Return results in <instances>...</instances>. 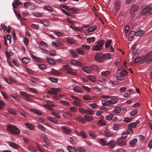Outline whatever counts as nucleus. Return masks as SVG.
Segmentation results:
<instances>
[{"mask_svg": "<svg viewBox=\"0 0 152 152\" xmlns=\"http://www.w3.org/2000/svg\"><path fill=\"white\" fill-rule=\"evenodd\" d=\"M51 91H48V94H53L54 95L53 97L56 99H59L65 96L64 95L61 94H59L58 96L57 95V93L61 91V89L59 88H51Z\"/></svg>", "mask_w": 152, "mask_h": 152, "instance_id": "f257e3e1", "label": "nucleus"}, {"mask_svg": "<svg viewBox=\"0 0 152 152\" xmlns=\"http://www.w3.org/2000/svg\"><path fill=\"white\" fill-rule=\"evenodd\" d=\"M7 130L9 133L12 134H18L20 133L19 129L16 127L15 125L11 124L7 125Z\"/></svg>", "mask_w": 152, "mask_h": 152, "instance_id": "f03ea898", "label": "nucleus"}, {"mask_svg": "<svg viewBox=\"0 0 152 152\" xmlns=\"http://www.w3.org/2000/svg\"><path fill=\"white\" fill-rule=\"evenodd\" d=\"M104 43V41L101 40L99 41L97 45H96L93 48V50L94 51H99L102 49V47Z\"/></svg>", "mask_w": 152, "mask_h": 152, "instance_id": "7ed1b4c3", "label": "nucleus"}, {"mask_svg": "<svg viewBox=\"0 0 152 152\" xmlns=\"http://www.w3.org/2000/svg\"><path fill=\"white\" fill-rule=\"evenodd\" d=\"M44 106L50 110H52L53 107H56V105L54 104L53 102L51 101H48L46 102V104H45Z\"/></svg>", "mask_w": 152, "mask_h": 152, "instance_id": "20e7f679", "label": "nucleus"}, {"mask_svg": "<svg viewBox=\"0 0 152 152\" xmlns=\"http://www.w3.org/2000/svg\"><path fill=\"white\" fill-rule=\"evenodd\" d=\"M139 8V7L137 5H134L132 7L130 11V14L132 15L131 16V18H133L134 17L133 15L134 12L136 11Z\"/></svg>", "mask_w": 152, "mask_h": 152, "instance_id": "39448f33", "label": "nucleus"}, {"mask_svg": "<svg viewBox=\"0 0 152 152\" xmlns=\"http://www.w3.org/2000/svg\"><path fill=\"white\" fill-rule=\"evenodd\" d=\"M95 60L98 62H102L103 60V54L101 55L99 53H97L96 54L94 57Z\"/></svg>", "mask_w": 152, "mask_h": 152, "instance_id": "423d86ee", "label": "nucleus"}, {"mask_svg": "<svg viewBox=\"0 0 152 152\" xmlns=\"http://www.w3.org/2000/svg\"><path fill=\"white\" fill-rule=\"evenodd\" d=\"M20 94L22 96H25L26 97L25 98H24V99L26 100V101H29V99H28L31 96H33L32 95H30L26 92L24 91H21L20 92Z\"/></svg>", "mask_w": 152, "mask_h": 152, "instance_id": "0eeeda50", "label": "nucleus"}, {"mask_svg": "<svg viewBox=\"0 0 152 152\" xmlns=\"http://www.w3.org/2000/svg\"><path fill=\"white\" fill-rule=\"evenodd\" d=\"M30 56L34 60L39 62H43L44 61L43 59L39 57H37L32 54H30Z\"/></svg>", "mask_w": 152, "mask_h": 152, "instance_id": "6e6552de", "label": "nucleus"}, {"mask_svg": "<svg viewBox=\"0 0 152 152\" xmlns=\"http://www.w3.org/2000/svg\"><path fill=\"white\" fill-rule=\"evenodd\" d=\"M115 9L117 11L119 10L121 7V4L120 1L118 0H116L115 1L114 4Z\"/></svg>", "mask_w": 152, "mask_h": 152, "instance_id": "1a4fd4ad", "label": "nucleus"}, {"mask_svg": "<svg viewBox=\"0 0 152 152\" xmlns=\"http://www.w3.org/2000/svg\"><path fill=\"white\" fill-rule=\"evenodd\" d=\"M117 144L120 146H124L126 144V142L124 140H123L122 139H119L117 141Z\"/></svg>", "mask_w": 152, "mask_h": 152, "instance_id": "9d476101", "label": "nucleus"}, {"mask_svg": "<svg viewBox=\"0 0 152 152\" xmlns=\"http://www.w3.org/2000/svg\"><path fill=\"white\" fill-rule=\"evenodd\" d=\"M80 99H79L75 100L73 102V103L76 105V106L80 107L83 105V103L80 101Z\"/></svg>", "mask_w": 152, "mask_h": 152, "instance_id": "9b49d317", "label": "nucleus"}, {"mask_svg": "<svg viewBox=\"0 0 152 152\" xmlns=\"http://www.w3.org/2000/svg\"><path fill=\"white\" fill-rule=\"evenodd\" d=\"M75 120L76 121H78L79 122L81 123L82 124H83L86 122L85 118L84 119L82 116L78 117L75 118Z\"/></svg>", "mask_w": 152, "mask_h": 152, "instance_id": "f8f14e48", "label": "nucleus"}, {"mask_svg": "<svg viewBox=\"0 0 152 152\" xmlns=\"http://www.w3.org/2000/svg\"><path fill=\"white\" fill-rule=\"evenodd\" d=\"M116 145V142L115 141L111 140L107 143V145L110 148H112L114 147Z\"/></svg>", "mask_w": 152, "mask_h": 152, "instance_id": "ddd939ff", "label": "nucleus"}, {"mask_svg": "<svg viewBox=\"0 0 152 152\" xmlns=\"http://www.w3.org/2000/svg\"><path fill=\"white\" fill-rule=\"evenodd\" d=\"M73 90L75 92L79 93H82L83 90V89L80 88L77 86H75L73 88Z\"/></svg>", "mask_w": 152, "mask_h": 152, "instance_id": "4468645a", "label": "nucleus"}, {"mask_svg": "<svg viewBox=\"0 0 152 152\" xmlns=\"http://www.w3.org/2000/svg\"><path fill=\"white\" fill-rule=\"evenodd\" d=\"M134 36H136V32L134 31H132L129 35V40L131 41Z\"/></svg>", "mask_w": 152, "mask_h": 152, "instance_id": "2eb2a0df", "label": "nucleus"}, {"mask_svg": "<svg viewBox=\"0 0 152 152\" xmlns=\"http://www.w3.org/2000/svg\"><path fill=\"white\" fill-rule=\"evenodd\" d=\"M137 45V44L134 43L132 47L133 53L134 54H137V53L139 50V49L137 48H136Z\"/></svg>", "mask_w": 152, "mask_h": 152, "instance_id": "dca6fc26", "label": "nucleus"}, {"mask_svg": "<svg viewBox=\"0 0 152 152\" xmlns=\"http://www.w3.org/2000/svg\"><path fill=\"white\" fill-rule=\"evenodd\" d=\"M47 62L50 64L54 65L56 63L55 61L52 58L48 57L47 58Z\"/></svg>", "mask_w": 152, "mask_h": 152, "instance_id": "f3484780", "label": "nucleus"}, {"mask_svg": "<svg viewBox=\"0 0 152 152\" xmlns=\"http://www.w3.org/2000/svg\"><path fill=\"white\" fill-rule=\"evenodd\" d=\"M150 6H148L144 8L141 12V14L142 15H145L147 12H148L149 9H150Z\"/></svg>", "mask_w": 152, "mask_h": 152, "instance_id": "a211bd4d", "label": "nucleus"}, {"mask_svg": "<svg viewBox=\"0 0 152 152\" xmlns=\"http://www.w3.org/2000/svg\"><path fill=\"white\" fill-rule=\"evenodd\" d=\"M22 4V3L20 1H15L12 3V5L14 8L16 9L19 5Z\"/></svg>", "mask_w": 152, "mask_h": 152, "instance_id": "6ab92c4d", "label": "nucleus"}, {"mask_svg": "<svg viewBox=\"0 0 152 152\" xmlns=\"http://www.w3.org/2000/svg\"><path fill=\"white\" fill-rule=\"evenodd\" d=\"M104 134L105 136L109 137L113 135V133L112 132L109 131L108 129H106L104 132Z\"/></svg>", "mask_w": 152, "mask_h": 152, "instance_id": "aec40b11", "label": "nucleus"}, {"mask_svg": "<svg viewBox=\"0 0 152 152\" xmlns=\"http://www.w3.org/2000/svg\"><path fill=\"white\" fill-rule=\"evenodd\" d=\"M146 58H147L146 60V62L148 63H151L152 61V54L150 55L149 54H147Z\"/></svg>", "mask_w": 152, "mask_h": 152, "instance_id": "412c9836", "label": "nucleus"}, {"mask_svg": "<svg viewBox=\"0 0 152 152\" xmlns=\"http://www.w3.org/2000/svg\"><path fill=\"white\" fill-rule=\"evenodd\" d=\"M84 118L85 121H91L94 120V118L92 116H88L86 115L84 116Z\"/></svg>", "mask_w": 152, "mask_h": 152, "instance_id": "4be33fe9", "label": "nucleus"}, {"mask_svg": "<svg viewBox=\"0 0 152 152\" xmlns=\"http://www.w3.org/2000/svg\"><path fill=\"white\" fill-rule=\"evenodd\" d=\"M25 126L30 130H32L34 129V126L29 123H26L25 124Z\"/></svg>", "mask_w": 152, "mask_h": 152, "instance_id": "5701e85b", "label": "nucleus"}, {"mask_svg": "<svg viewBox=\"0 0 152 152\" xmlns=\"http://www.w3.org/2000/svg\"><path fill=\"white\" fill-rule=\"evenodd\" d=\"M83 70L84 72L88 73H90L91 71L90 67H88L87 66H83Z\"/></svg>", "mask_w": 152, "mask_h": 152, "instance_id": "b1692460", "label": "nucleus"}, {"mask_svg": "<svg viewBox=\"0 0 152 152\" xmlns=\"http://www.w3.org/2000/svg\"><path fill=\"white\" fill-rule=\"evenodd\" d=\"M62 129H63V131L66 134H69L71 131L70 129L67 128L66 126H63Z\"/></svg>", "mask_w": 152, "mask_h": 152, "instance_id": "393cba45", "label": "nucleus"}, {"mask_svg": "<svg viewBox=\"0 0 152 152\" xmlns=\"http://www.w3.org/2000/svg\"><path fill=\"white\" fill-rule=\"evenodd\" d=\"M111 57V54L109 53H105L103 54V59H108Z\"/></svg>", "mask_w": 152, "mask_h": 152, "instance_id": "a878e982", "label": "nucleus"}, {"mask_svg": "<svg viewBox=\"0 0 152 152\" xmlns=\"http://www.w3.org/2000/svg\"><path fill=\"white\" fill-rule=\"evenodd\" d=\"M67 148V150L69 152H76L75 148L71 146H68Z\"/></svg>", "mask_w": 152, "mask_h": 152, "instance_id": "bb28decb", "label": "nucleus"}, {"mask_svg": "<svg viewBox=\"0 0 152 152\" xmlns=\"http://www.w3.org/2000/svg\"><path fill=\"white\" fill-rule=\"evenodd\" d=\"M110 73V71L108 70L102 72L101 75L103 76H108Z\"/></svg>", "mask_w": 152, "mask_h": 152, "instance_id": "cd10ccee", "label": "nucleus"}, {"mask_svg": "<svg viewBox=\"0 0 152 152\" xmlns=\"http://www.w3.org/2000/svg\"><path fill=\"white\" fill-rule=\"evenodd\" d=\"M30 110L31 111L33 112L35 114H36L37 115H42V113H41L40 111L37 109H30Z\"/></svg>", "mask_w": 152, "mask_h": 152, "instance_id": "c85d7f7f", "label": "nucleus"}, {"mask_svg": "<svg viewBox=\"0 0 152 152\" xmlns=\"http://www.w3.org/2000/svg\"><path fill=\"white\" fill-rule=\"evenodd\" d=\"M40 22L46 26H48L49 25L48 22L45 20H41L40 21Z\"/></svg>", "mask_w": 152, "mask_h": 152, "instance_id": "c756f323", "label": "nucleus"}, {"mask_svg": "<svg viewBox=\"0 0 152 152\" xmlns=\"http://www.w3.org/2000/svg\"><path fill=\"white\" fill-rule=\"evenodd\" d=\"M145 33L144 30H140L136 32V36L140 37L142 35Z\"/></svg>", "mask_w": 152, "mask_h": 152, "instance_id": "7c9ffc66", "label": "nucleus"}, {"mask_svg": "<svg viewBox=\"0 0 152 152\" xmlns=\"http://www.w3.org/2000/svg\"><path fill=\"white\" fill-rule=\"evenodd\" d=\"M22 60L23 62L26 64L28 63L30 61V59L26 57L23 58H22Z\"/></svg>", "mask_w": 152, "mask_h": 152, "instance_id": "2f4dec72", "label": "nucleus"}, {"mask_svg": "<svg viewBox=\"0 0 152 152\" xmlns=\"http://www.w3.org/2000/svg\"><path fill=\"white\" fill-rule=\"evenodd\" d=\"M67 42L70 44H73L75 43V41L74 40L70 37H68L67 39Z\"/></svg>", "mask_w": 152, "mask_h": 152, "instance_id": "473e14b6", "label": "nucleus"}, {"mask_svg": "<svg viewBox=\"0 0 152 152\" xmlns=\"http://www.w3.org/2000/svg\"><path fill=\"white\" fill-rule=\"evenodd\" d=\"M83 99L85 100H91L92 98L90 97L88 95H85L83 96Z\"/></svg>", "mask_w": 152, "mask_h": 152, "instance_id": "72a5a7b5", "label": "nucleus"}, {"mask_svg": "<svg viewBox=\"0 0 152 152\" xmlns=\"http://www.w3.org/2000/svg\"><path fill=\"white\" fill-rule=\"evenodd\" d=\"M47 119L53 123H56L58 122V121L54 118L50 117H48L47 118Z\"/></svg>", "mask_w": 152, "mask_h": 152, "instance_id": "f704fd0d", "label": "nucleus"}, {"mask_svg": "<svg viewBox=\"0 0 152 152\" xmlns=\"http://www.w3.org/2000/svg\"><path fill=\"white\" fill-rule=\"evenodd\" d=\"M96 29V26H94L93 27H90L87 30V31L88 33H90L94 31Z\"/></svg>", "mask_w": 152, "mask_h": 152, "instance_id": "c9c22d12", "label": "nucleus"}, {"mask_svg": "<svg viewBox=\"0 0 152 152\" xmlns=\"http://www.w3.org/2000/svg\"><path fill=\"white\" fill-rule=\"evenodd\" d=\"M9 145L11 147L15 149L18 148V147L17 145L15 143L10 142L9 143Z\"/></svg>", "mask_w": 152, "mask_h": 152, "instance_id": "e433bc0d", "label": "nucleus"}, {"mask_svg": "<svg viewBox=\"0 0 152 152\" xmlns=\"http://www.w3.org/2000/svg\"><path fill=\"white\" fill-rule=\"evenodd\" d=\"M79 110L80 113L83 114L86 113L88 111L87 110H84L83 108L82 107H80L79 108Z\"/></svg>", "mask_w": 152, "mask_h": 152, "instance_id": "4c0bfd02", "label": "nucleus"}, {"mask_svg": "<svg viewBox=\"0 0 152 152\" xmlns=\"http://www.w3.org/2000/svg\"><path fill=\"white\" fill-rule=\"evenodd\" d=\"M37 127L39 129L42 130L44 132H45L46 131V129L41 125L38 124L37 126Z\"/></svg>", "mask_w": 152, "mask_h": 152, "instance_id": "58836bf2", "label": "nucleus"}, {"mask_svg": "<svg viewBox=\"0 0 152 152\" xmlns=\"http://www.w3.org/2000/svg\"><path fill=\"white\" fill-rule=\"evenodd\" d=\"M86 40L89 43L94 41L95 40V39L94 37H91L87 38L86 39Z\"/></svg>", "mask_w": 152, "mask_h": 152, "instance_id": "ea45409f", "label": "nucleus"}, {"mask_svg": "<svg viewBox=\"0 0 152 152\" xmlns=\"http://www.w3.org/2000/svg\"><path fill=\"white\" fill-rule=\"evenodd\" d=\"M8 111L10 113L12 114L13 115H15L16 114L14 110L12 108H8Z\"/></svg>", "mask_w": 152, "mask_h": 152, "instance_id": "a19ab883", "label": "nucleus"}, {"mask_svg": "<svg viewBox=\"0 0 152 152\" xmlns=\"http://www.w3.org/2000/svg\"><path fill=\"white\" fill-rule=\"evenodd\" d=\"M5 106V103L4 102L1 100L0 99V110H1Z\"/></svg>", "mask_w": 152, "mask_h": 152, "instance_id": "79ce46f5", "label": "nucleus"}, {"mask_svg": "<svg viewBox=\"0 0 152 152\" xmlns=\"http://www.w3.org/2000/svg\"><path fill=\"white\" fill-rule=\"evenodd\" d=\"M128 74L127 72L125 70H123L121 72L120 75L122 77L128 75Z\"/></svg>", "mask_w": 152, "mask_h": 152, "instance_id": "37998d69", "label": "nucleus"}, {"mask_svg": "<svg viewBox=\"0 0 152 152\" xmlns=\"http://www.w3.org/2000/svg\"><path fill=\"white\" fill-rule=\"evenodd\" d=\"M125 132L127 134H132L133 132V130L130 127H128Z\"/></svg>", "mask_w": 152, "mask_h": 152, "instance_id": "c03bdc74", "label": "nucleus"}, {"mask_svg": "<svg viewBox=\"0 0 152 152\" xmlns=\"http://www.w3.org/2000/svg\"><path fill=\"white\" fill-rule=\"evenodd\" d=\"M136 127V124L134 122H132L128 125V127H130L131 128H134Z\"/></svg>", "mask_w": 152, "mask_h": 152, "instance_id": "a18cd8bd", "label": "nucleus"}, {"mask_svg": "<svg viewBox=\"0 0 152 152\" xmlns=\"http://www.w3.org/2000/svg\"><path fill=\"white\" fill-rule=\"evenodd\" d=\"M90 69L91 70H93L95 71H97L98 70L97 66L95 65H92L90 66Z\"/></svg>", "mask_w": 152, "mask_h": 152, "instance_id": "49530a36", "label": "nucleus"}, {"mask_svg": "<svg viewBox=\"0 0 152 152\" xmlns=\"http://www.w3.org/2000/svg\"><path fill=\"white\" fill-rule=\"evenodd\" d=\"M77 150L78 151V152H86L85 149L83 148L77 147Z\"/></svg>", "mask_w": 152, "mask_h": 152, "instance_id": "de8ad7c7", "label": "nucleus"}, {"mask_svg": "<svg viewBox=\"0 0 152 152\" xmlns=\"http://www.w3.org/2000/svg\"><path fill=\"white\" fill-rule=\"evenodd\" d=\"M51 73L53 75H58L60 74L61 73L58 71H57L56 70L53 69V71L51 72Z\"/></svg>", "mask_w": 152, "mask_h": 152, "instance_id": "09e8293b", "label": "nucleus"}, {"mask_svg": "<svg viewBox=\"0 0 152 152\" xmlns=\"http://www.w3.org/2000/svg\"><path fill=\"white\" fill-rule=\"evenodd\" d=\"M39 67L41 69H45L46 68V66L44 64H38Z\"/></svg>", "mask_w": 152, "mask_h": 152, "instance_id": "8fccbe9b", "label": "nucleus"}, {"mask_svg": "<svg viewBox=\"0 0 152 152\" xmlns=\"http://www.w3.org/2000/svg\"><path fill=\"white\" fill-rule=\"evenodd\" d=\"M111 43V40H107L105 45V48H108Z\"/></svg>", "mask_w": 152, "mask_h": 152, "instance_id": "3c124183", "label": "nucleus"}, {"mask_svg": "<svg viewBox=\"0 0 152 152\" xmlns=\"http://www.w3.org/2000/svg\"><path fill=\"white\" fill-rule=\"evenodd\" d=\"M80 136H81L83 138H85L86 137V135L84 131H81L79 133Z\"/></svg>", "mask_w": 152, "mask_h": 152, "instance_id": "603ef678", "label": "nucleus"}, {"mask_svg": "<svg viewBox=\"0 0 152 152\" xmlns=\"http://www.w3.org/2000/svg\"><path fill=\"white\" fill-rule=\"evenodd\" d=\"M137 141V138L133 139L132 141L130 142V144L132 145H133L136 144Z\"/></svg>", "mask_w": 152, "mask_h": 152, "instance_id": "864d4df0", "label": "nucleus"}, {"mask_svg": "<svg viewBox=\"0 0 152 152\" xmlns=\"http://www.w3.org/2000/svg\"><path fill=\"white\" fill-rule=\"evenodd\" d=\"M113 116L112 114H110L108 115L105 116L106 119L107 120H110L112 119Z\"/></svg>", "mask_w": 152, "mask_h": 152, "instance_id": "5fc2aeb1", "label": "nucleus"}, {"mask_svg": "<svg viewBox=\"0 0 152 152\" xmlns=\"http://www.w3.org/2000/svg\"><path fill=\"white\" fill-rule=\"evenodd\" d=\"M44 9L46 10L49 11L51 12L53 11L52 8L50 6H45L44 7Z\"/></svg>", "mask_w": 152, "mask_h": 152, "instance_id": "6e6d98bb", "label": "nucleus"}, {"mask_svg": "<svg viewBox=\"0 0 152 152\" xmlns=\"http://www.w3.org/2000/svg\"><path fill=\"white\" fill-rule=\"evenodd\" d=\"M121 109L119 107H116L114 110V112L116 113H118L120 112Z\"/></svg>", "mask_w": 152, "mask_h": 152, "instance_id": "4d7b16f0", "label": "nucleus"}, {"mask_svg": "<svg viewBox=\"0 0 152 152\" xmlns=\"http://www.w3.org/2000/svg\"><path fill=\"white\" fill-rule=\"evenodd\" d=\"M60 104H63L65 105L69 106V102L65 101H61L60 102Z\"/></svg>", "mask_w": 152, "mask_h": 152, "instance_id": "13d9d810", "label": "nucleus"}, {"mask_svg": "<svg viewBox=\"0 0 152 152\" xmlns=\"http://www.w3.org/2000/svg\"><path fill=\"white\" fill-rule=\"evenodd\" d=\"M90 47L89 45H83L82 46V48L83 49L88 50L90 48Z\"/></svg>", "mask_w": 152, "mask_h": 152, "instance_id": "bf43d9fd", "label": "nucleus"}, {"mask_svg": "<svg viewBox=\"0 0 152 152\" xmlns=\"http://www.w3.org/2000/svg\"><path fill=\"white\" fill-rule=\"evenodd\" d=\"M49 80L52 82L56 83L58 81V79L52 77H50Z\"/></svg>", "mask_w": 152, "mask_h": 152, "instance_id": "052dcab7", "label": "nucleus"}, {"mask_svg": "<svg viewBox=\"0 0 152 152\" xmlns=\"http://www.w3.org/2000/svg\"><path fill=\"white\" fill-rule=\"evenodd\" d=\"M39 43L40 45L42 46L44 48H45L48 47L46 43L44 41H40L39 42Z\"/></svg>", "mask_w": 152, "mask_h": 152, "instance_id": "680f3d73", "label": "nucleus"}, {"mask_svg": "<svg viewBox=\"0 0 152 152\" xmlns=\"http://www.w3.org/2000/svg\"><path fill=\"white\" fill-rule=\"evenodd\" d=\"M108 101L109 103H110V105L116 103L117 102V100L111 99Z\"/></svg>", "mask_w": 152, "mask_h": 152, "instance_id": "e2e57ef3", "label": "nucleus"}, {"mask_svg": "<svg viewBox=\"0 0 152 152\" xmlns=\"http://www.w3.org/2000/svg\"><path fill=\"white\" fill-rule=\"evenodd\" d=\"M88 78L92 82H94L95 80V78L93 76H89L88 77Z\"/></svg>", "mask_w": 152, "mask_h": 152, "instance_id": "0e129e2a", "label": "nucleus"}, {"mask_svg": "<svg viewBox=\"0 0 152 152\" xmlns=\"http://www.w3.org/2000/svg\"><path fill=\"white\" fill-rule=\"evenodd\" d=\"M98 124L99 125L104 126L105 125V122L102 119L100 120L98 122Z\"/></svg>", "mask_w": 152, "mask_h": 152, "instance_id": "69168bd1", "label": "nucleus"}, {"mask_svg": "<svg viewBox=\"0 0 152 152\" xmlns=\"http://www.w3.org/2000/svg\"><path fill=\"white\" fill-rule=\"evenodd\" d=\"M77 52L80 55H83L84 54L85 52L80 49H78L77 50Z\"/></svg>", "mask_w": 152, "mask_h": 152, "instance_id": "338daca9", "label": "nucleus"}, {"mask_svg": "<svg viewBox=\"0 0 152 152\" xmlns=\"http://www.w3.org/2000/svg\"><path fill=\"white\" fill-rule=\"evenodd\" d=\"M41 137L43 139L44 142H45L46 141H47V140L48 139V137L45 134H43L42 135Z\"/></svg>", "mask_w": 152, "mask_h": 152, "instance_id": "774afa93", "label": "nucleus"}]
</instances>
